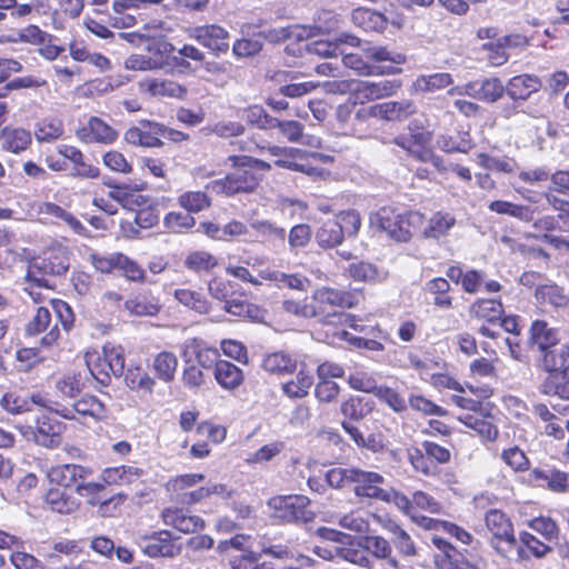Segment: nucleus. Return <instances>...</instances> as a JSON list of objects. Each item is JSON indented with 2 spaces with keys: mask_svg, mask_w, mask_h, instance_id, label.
I'll return each instance as SVG.
<instances>
[{
  "mask_svg": "<svg viewBox=\"0 0 569 569\" xmlns=\"http://www.w3.org/2000/svg\"><path fill=\"white\" fill-rule=\"evenodd\" d=\"M184 353L192 351L196 355L197 363L204 369H209L212 366L216 367L217 362H219L218 350L202 346L201 341L196 338L187 340L184 342Z\"/></svg>",
  "mask_w": 569,
  "mask_h": 569,
  "instance_id": "37",
  "label": "nucleus"
},
{
  "mask_svg": "<svg viewBox=\"0 0 569 569\" xmlns=\"http://www.w3.org/2000/svg\"><path fill=\"white\" fill-rule=\"evenodd\" d=\"M459 421L475 430L482 439L493 441L498 436L497 427L490 419L477 413H465L458 417Z\"/></svg>",
  "mask_w": 569,
  "mask_h": 569,
  "instance_id": "34",
  "label": "nucleus"
},
{
  "mask_svg": "<svg viewBox=\"0 0 569 569\" xmlns=\"http://www.w3.org/2000/svg\"><path fill=\"white\" fill-rule=\"evenodd\" d=\"M69 251L66 247L56 246L44 252L43 257L33 259V268L42 269L44 273L60 276L69 268Z\"/></svg>",
  "mask_w": 569,
  "mask_h": 569,
  "instance_id": "16",
  "label": "nucleus"
},
{
  "mask_svg": "<svg viewBox=\"0 0 569 569\" xmlns=\"http://www.w3.org/2000/svg\"><path fill=\"white\" fill-rule=\"evenodd\" d=\"M77 137L86 143H113L118 138V132L98 117H91L87 127L77 131Z\"/></svg>",
  "mask_w": 569,
  "mask_h": 569,
  "instance_id": "15",
  "label": "nucleus"
},
{
  "mask_svg": "<svg viewBox=\"0 0 569 569\" xmlns=\"http://www.w3.org/2000/svg\"><path fill=\"white\" fill-rule=\"evenodd\" d=\"M262 279L273 281L279 288H289L306 291L309 280L306 277L295 273H283L280 271H261Z\"/></svg>",
  "mask_w": 569,
  "mask_h": 569,
  "instance_id": "36",
  "label": "nucleus"
},
{
  "mask_svg": "<svg viewBox=\"0 0 569 569\" xmlns=\"http://www.w3.org/2000/svg\"><path fill=\"white\" fill-rule=\"evenodd\" d=\"M178 204L186 211L198 213L210 207L211 201L207 193L202 191H187L181 193L178 199Z\"/></svg>",
  "mask_w": 569,
  "mask_h": 569,
  "instance_id": "51",
  "label": "nucleus"
},
{
  "mask_svg": "<svg viewBox=\"0 0 569 569\" xmlns=\"http://www.w3.org/2000/svg\"><path fill=\"white\" fill-rule=\"evenodd\" d=\"M310 500L302 495L276 496L269 499L268 506L273 517L284 522H309L315 513L309 509Z\"/></svg>",
  "mask_w": 569,
  "mask_h": 569,
  "instance_id": "6",
  "label": "nucleus"
},
{
  "mask_svg": "<svg viewBox=\"0 0 569 569\" xmlns=\"http://www.w3.org/2000/svg\"><path fill=\"white\" fill-rule=\"evenodd\" d=\"M63 122L57 118H46L37 123L34 137L38 142H53L63 136Z\"/></svg>",
  "mask_w": 569,
  "mask_h": 569,
  "instance_id": "42",
  "label": "nucleus"
},
{
  "mask_svg": "<svg viewBox=\"0 0 569 569\" xmlns=\"http://www.w3.org/2000/svg\"><path fill=\"white\" fill-rule=\"evenodd\" d=\"M184 267L196 273L209 272L218 266V259L208 251L198 250L187 254Z\"/></svg>",
  "mask_w": 569,
  "mask_h": 569,
  "instance_id": "44",
  "label": "nucleus"
},
{
  "mask_svg": "<svg viewBox=\"0 0 569 569\" xmlns=\"http://www.w3.org/2000/svg\"><path fill=\"white\" fill-rule=\"evenodd\" d=\"M543 197L547 203L559 212L557 220H560L563 224V230L569 232V200L559 198L552 192H545Z\"/></svg>",
  "mask_w": 569,
  "mask_h": 569,
  "instance_id": "64",
  "label": "nucleus"
},
{
  "mask_svg": "<svg viewBox=\"0 0 569 569\" xmlns=\"http://www.w3.org/2000/svg\"><path fill=\"white\" fill-rule=\"evenodd\" d=\"M109 366H112L113 376L120 377L124 370V350L121 346L106 343L101 350Z\"/></svg>",
  "mask_w": 569,
  "mask_h": 569,
  "instance_id": "60",
  "label": "nucleus"
},
{
  "mask_svg": "<svg viewBox=\"0 0 569 569\" xmlns=\"http://www.w3.org/2000/svg\"><path fill=\"white\" fill-rule=\"evenodd\" d=\"M375 396L397 413L406 411L408 407L406 399L398 391L386 385H379Z\"/></svg>",
  "mask_w": 569,
  "mask_h": 569,
  "instance_id": "54",
  "label": "nucleus"
},
{
  "mask_svg": "<svg viewBox=\"0 0 569 569\" xmlns=\"http://www.w3.org/2000/svg\"><path fill=\"white\" fill-rule=\"evenodd\" d=\"M126 385L134 391L152 393L156 386L154 379L140 367L129 368L124 375Z\"/></svg>",
  "mask_w": 569,
  "mask_h": 569,
  "instance_id": "45",
  "label": "nucleus"
},
{
  "mask_svg": "<svg viewBox=\"0 0 569 569\" xmlns=\"http://www.w3.org/2000/svg\"><path fill=\"white\" fill-rule=\"evenodd\" d=\"M51 312L46 307H39L34 313V316L30 319L26 327V333L28 336H38L48 328L49 331L41 339V345L50 347L54 345L60 338V330L58 325L54 323L51 326Z\"/></svg>",
  "mask_w": 569,
  "mask_h": 569,
  "instance_id": "11",
  "label": "nucleus"
},
{
  "mask_svg": "<svg viewBox=\"0 0 569 569\" xmlns=\"http://www.w3.org/2000/svg\"><path fill=\"white\" fill-rule=\"evenodd\" d=\"M351 17L355 24L367 31L381 32L387 27L386 17L375 10L358 8L353 10Z\"/></svg>",
  "mask_w": 569,
  "mask_h": 569,
  "instance_id": "33",
  "label": "nucleus"
},
{
  "mask_svg": "<svg viewBox=\"0 0 569 569\" xmlns=\"http://www.w3.org/2000/svg\"><path fill=\"white\" fill-rule=\"evenodd\" d=\"M160 308L156 299L146 296H136L124 302V310L128 311L130 316L136 317L156 316L160 311Z\"/></svg>",
  "mask_w": 569,
  "mask_h": 569,
  "instance_id": "39",
  "label": "nucleus"
},
{
  "mask_svg": "<svg viewBox=\"0 0 569 569\" xmlns=\"http://www.w3.org/2000/svg\"><path fill=\"white\" fill-rule=\"evenodd\" d=\"M214 378L222 388L233 390L242 383L243 373L236 365L221 360L216 365Z\"/></svg>",
  "mask_w": 569,
  "mask_h": 569,
  "instance_id": "31",
  "label": "nucleus"
},
{
  "mask_svg": "<svg viewBox=\"0 0 569 569\" xmlns=\"http://www.w3.org/2000/svg\"><path fill=\"white\" fill-rule=\"evenodd\" d=\"M491 546L499 555L510 560L522 561L529 559L525 548L517 543L513 531L506 537L492 538Z\"/></svg>",
  "mask_w": 569,
  "mask_h": 569,
  "instance_id": "32",
  "label": "nucleus"
},
{
  "mask_svg": "<svg viewBox=\"0 0 569 569\" xmlns=\"http://www.w3.org/2000/svg\"><path fill=\"white\" fill-rule=\"evenodd\" d=\"M337 91L343 93L349 91L352 98V104L366 103L368 101L382 99L392 96L400 88V83L395 80L380 81H342L336 83Z\"/></svg>",
  "mask_w": 569,
  "mask_h": 569,
  "instance_id": "5",
  "label": "nucleus"
},
{
  "mask_svg": "<svg viewBox=\"0 0 569 569\" xmlns=\"http://www.w3.org/2000/svg\"><path fill=\"white\" fill-rule=\"evenodd\" d=\"M542 87V82L539 77L535 74H519L512 77L505 87L506 92L513 101H526L535 92H538Z\"/></svg>",
  "mask_w": 569,
  "mask_h": 569,
  "instance_id": "17",
  "label": "nucleus"
},
{
  "mask_svg": "<svg viewBox=\"0 0 569 569\" xmlns=\"http://www.w3.org/2000/svg\"><path fill=\"white\" fill-rule=\"evenodd\" d=\"M437 146L447 153H467L472 148V142L468 132H459L457 137L449 134L438 137Z\"/></svg>",
  "mask_w": 569,
  "mask_h": 569,
  "instance_id": "49",
  "label": "nucleus"
},
{
  "mask_svg": "<svg viewBox=\"0 0 569 569\" xmlns=\"http://www.w3.org/2000/svg\"><path fill=\"white\" fill-rule=\"evenodd\" d=\"M104 489V485L98 482H84L82 480L79 485H77L76 492L88 499V503L96 506L100 505V507L107 506L111 500H102L100 498V492Z\"/></svg>",
  "mask_w": 569,
  "mask_h": 569,
  "instance_id": "61",
  "label": "nucleus"
},
{
  "mask_svg": "<svg viewBox=\"0 0 569 569\" xmlns=\"http://www.w3.org/2000/svg\"><path fill=\"white\" fill-rule=\"evenodd\" d=\"M452 82L453 80L450 73L439 72L418 77L413 86L417 91L435 92L449 87Z\"/></svg>",
  "mask_w": 569,
  "mask_h": 569,
  "instance_id": "48",
  "label": "nucleus"
},
{
  "mask_svg": "<svg viewBox=\"0 0 569 569\" xmlns=\"http://www.w3.org/2000/svg\"><path fill=\"white\" fill-rule=\"evenodd\" d=\"M476 162L487 171L501 172L506 174L513 173L517 168V162L513 159L507 157H493L485 152L476 154Z\"/></svg>",
  "mask_w": 569,
  "mask_h": 569,
  "instance_id": "40",
  "label": "nucleus"
},
{
  "mask_svg": "<svg viewBox=\"0 0 569 569\" xmlns=\"http://www.w3.org/2000/svg\"><path fill=\"white\" fill-rule=\"evenodd\" d=\"M371 410V401L361 397H351L343 401L340 407V411L346 418L356 421L363 419Z\"/></svg>",
  "mask_w": 569,
  "mask_h": 569,
  "instance_id": "53",
  "label": "nucleus"
},
{
  "mask_svg": "<svg viewBox=\"0 0 569 569\" xmlns=\"http://www.w3.org/2000/svg\"><path fill=\"white\" fill-rule=\"evenodd\" d=\"M470 312L489 322L499 321L503 315V307L499 300L479 299L470 308Z\"/></svg>",
  "mask_w": 569,
  "mask_h": 569,
  "instance_id": "43",
  "label": "nucleus"
},
{
  "mask_svg": "<svg viewBox=\"0 0 569 569\" xmlns=\"http://www.w3.org/2000/svg\"><path fill=\"white\" fill-rule=\"evenodd\" d=\"M373 226L398 242H407L412 230L420 227L423 216L417 211L399 212L392 207H382L370 217Z\"/></svg>",
  "mask_w": 569,
  "mask_h": 569,
  "instance_id": "3",
  "label": "nucleus"
},
{
  "mask_svg": "<svg viewBox=\"0 0 569 569\" xmlns=\"http://www.w3.org/2000/svg\"><path fill=\"white\" fill-rule=\"evenodd\" d=\"M31 141V132L20 127L7 126L2 129L0 134L1 149L14 154L27 150Z\"/></svg>",
  "mask_w": 569,
  "mask_h": 569,
  "instance_id": "19",
  "label": "nucleus"
},
{
  "mask_svg": "<svg viewBox=\"0 0 569 569\" xmlns=\"http://www.w3.org/2000/svg\"><path fill=\"white\" fill-rule=\"evenodd\" d=\"M246 121L260 130L274 129L276 118L270 116L262 107L251 106L244 110Z\"/></svg>",
  "mask_w": 569,
  "mask_h": 569,
  "instance_id": "56",
  "label": "nucleus"
},
{
  "mask_svg": "<svg viewBox=\"0 0 569 569\" xmlns=\"http://www.w3.org/2000/svg\"><path fill=\"white\" fill-rule=\"evenodd\" d=\"M140 90L152 97L184 99L187 88L170 79H146L139 83Z\"/></svg>",
  "mask_w": 569,
  "mask_h": 569,
  "instance_id": "18",
  "label": "nucleus"
},
{
  "mask_svg": "<svg viewBox=\"0 0 569 569\" xmlns=\"http://www.w3.org/2000/svg\"><path fill=\"white\" fill-rule=\"evenodd\" d=\"M124 140L132 146L156 148L162 146V141L148 131L132 127L124 133Z\"/></svg>",
  "mask_w": 569,
  "mask_h": 569,
  "instance_id": "59",
  "label": "nucleus"
},
{
  "mask_svg": "<svg viewBox=\"0 0 569 569\" xmlns=\"http://www.w3.org/2000/svg\"><path fill=\"white\" fill-rule=\"evenodd\" d=\"M91 475V470L74 463L59 465L50 468L48 479L57 488L70 490Z\"/></svg>",
  "mask_w": 569,
  "mask_h": 569,
  "instance_id": "10",
  "label": "nucleus"
},
{
  "mask_svg": "<svg viewBox=\"0 0 569 569\" xmlns=\"http://www.w3.org/2000/svg\"><path fill=\"white\" fill-rule=\"evenodd\" d=\"M501 460L515 471H526L529 468V459L517 446L502 450Z\"/></svg>",
  "mask_w": 569,
  "mask_h": 569,
  "instance_id": "62",
  "label": "nucleus"
},
{
  "mask_svg": "<svg viewBox=\"0 0 569 569\" xmlns=\"http://www.w3.org/2000/svg\"><path fill=\"white\" fill-rule=\"evenodd\" d=\"M312 385L313 376L307 368L306 363L301 362L296 377L282 383L281 389L283 393L289 398L299 399L306 397L309 393V389Z\"/></svg>",
  "mask_w": 569,
  "mask_h": 569,
  "instance_id": "25",
  "label": "nucleus"
},
{
  "mask_svg": "<svg viewBox=\"0 0 569 569\" xmlns=\"http://www.w3.org/2000/svg\"><path fill=\"white\" fill-rule=\"evenodd\" d=\"M385 477L375 471H367L360 468L353 469L352 485L357 497L380 500L386 498V489L382 488Z\"/></svg>",
  "mask_w": 569,
  "mask_h": 569,
  "instance_id": "9",
  "label": "nucleus"
},
{
  "mask_svg": "<svg viewBox=\"0 0 569 569\" xmlns=\"http://www.w3.org/2000/svg\"><path fill=\"white\" fill-rule=\"evenodd\" d=\"M535 298L538 303L549 305L555 309L566 308L569 306V293L556 283L538 286L535 290Z\"/></svg>",
  "mask_w": 569,
  "mask_h": 569,
  "instance_id": "26",
  "label": "nucleus"
},
{
  "mask_svg": "<svg viewBox=\"0 0 569 569\" xmlns=\"http://www.w3.org/2000/svg\"><path fill=\"white\" fill-rule=\"evenodd\" d=\"M542 366L548 376L541 392L569 400V343L556 345L542 355Z\"/></svg>",
  "mask_w": 569,
  "mask_h": 569,
  "instance_id": "1",
  "label": "nucleus"
},
{
  "mask_svg": "<svg viewBox=\"0 0 569 569\" xmlns=\"http://www.w3.org/2000/svg\"><path fill=\"white\" fill-rule=\"evenodd\" d=\"M0 406L11 415H21L31 411L33 406L47 408L49 401L40 393L27 397L18 391H8L1 397Z\"/></svg>",
  "mask_w": 569,
  "mask_h": 569,
  "instance_id": "13",
  "label": "nucleus"
},
{
  "mask_svg": "<svg viewBox=\"0 0 569 569\" xmlns=\"http://www.w3.org/2000/svg\"><path fill=\"white\" fill-rule=\"evenodd\" d=\"M261 367L271 375L286 376L297 370L298 361L283 351H276L262 358Z\"/></svg>",
  "mask_w": 569,
  "mask_h": 569,
  "instance_id": "21",
  "label": "nucleus"
},
{
  "mask_svg": "<svg viewBox=\"0 0 569 569\" xmlns=\"http://www.w3.org/2000/svg\"><path fill=\"white\" fill-rule=\"evenodd\" d=\"M343 240L342 229L335 219H329L316 232V241L321 248H333Z\"/></svg>",
  "mask_w": 569,
  "mask_h": 569,
  "instance_id": "38",
  "label": "nucleus"
},
{
  "mask_svg": "<svg viewBox=\"0 0 569 569\" xmlns=\"http://www.w3.org/2000/svg\"><path fill=\"white\" fill-rule=\"evenodd\" d=\"M415 111L416 107L410 100L388 101L372 106L369 109V116L386 120H400Z\"/></svg>",
  "mask_w": 569,
  "mask_h": 569,
  "instance_id": "20",
  "label": "nucleus"
},
{
  "mask_svg": "<svg viewBox=\"0 0 569 569\" xmlns=\"http://www.w3.org/2000/svg\"><path fill=\"white\" fill-rule=\"evenodd\" d=\"M142 475L143 471L134 466H119L104 469L101 478L107 485L128 486L138 481Z\"/></svg>",
  "mask_w": 569,
  "mask_h": 569,
  "instance_id": "27",
  "label": "nucleus"
},
{
  "mask_svg": "<svg viewBox=\"0 0 569 569\" xmlns=\"http://www.w3.org/2000/svg\"><path fill=\"white\" fill-rule=\"evenodd\" d=\"M486 526L492 533V538L506 537L513 531L512 523L506 515L497 509L489 510L486 513Z\"/></svg>",
  "mask_w": 569,
  "mask_h": 569,
  "instance_id": "52",
  "label": "nucleus"
},
{
  "mask_svg": "<svg viewBox=\"0 0 569 569\" xmlns=\"http://www.w3.org/2000/svg\"><path fill=\"white\" fill-rule=\"evenodd\" d=\"M387 529L392 533V542L400 553L407 557L416 555L415 543L407 531L395 522H389Z\"/></svg>",
  "mask_w": 569,
  "mask_h": 569,
  "instance_id": "55",
  "label": "nucleus"
},
{
  "mask_svg": "<svg viewBox=\"0 0 569 569\" xmlns=\"http://www.w3.org/2000/svg\"><path fill=\"white\" fill-rule=\"evenodd\" d=\"M108 197L126 209L133 210L134 206L147 203V198L129 189L127 186H114L108 193Z\"/></svg>",
  "mask_w": 569,
  "mask_h": 569,
  "instance_id": "47",
  "label": "nucleus"
},
{
  "mask_svg": "<svg viewBox=\"0 0 569 569\" xmlns=\"http://www.w3.org/2000/svg\"><path fill=\"white\" fill-rule=\"evenodd\" d=\"M456 224V219L452 214L447 212L435 213L428 226L423 230V237L428 239H439L448 233V231Z\"/></svg>",
  "mask_w": 569,
  "mask_h": 569,
  "instance_id": "41",
  "label": "nucleus"
},
{
  "mask_svg": "<svg viewBox=\"0 0 569 569\" xmlns=\"http://www.w3.org/2000/svg\"><path fill=\"white\" fill-rule=\"evenodd\" d=\"M138 543L142 552L150 558H174L180 551L181 547L173 542L170 531L160 530L151 535H143L138 538Z\"/></svg>",
  "mask_w": 569,
  "mask_h": 569,
  "instance_id": "8",
  "label": "nucleus"
},
{
  "mask_svg": "<svg viewBox=\"0 0 569 569\" xmlns=\"http://www.w3.org/2000/svg\"><path fill=\"white\" fill-rule=\"evenodd\" d=\"M189 34L213 52H226L229 48L228 43L224 41L229 37V33L220 26L208 24L194 27L190 30Z\"/></svg>",
  "mask_w": 569,
  "mask_h": 569,
  "instance_id": "12",
  "label": "nucleus"
},
{
  "mask_svg": "<svg viewBox=\"0 0 569 569\" xmlns=\"http://www.w3.org/2000/svg\"><path fill=\"white\" fill-rule=\"evenodd\" d=\"M84 361L91 376L101 385H108L113 376L112 366L107 362L101 351H87Z\"/></svg>",
  "mask_w": 569,
  "mask_h": 569,
  "instance_id": "29",
  "label": "nucleus"
},
{
  "mask_svg": "<svg viewBox=\"0 0 569 569\" xmlns=\"http://www.w3.org/2000/svg\"><path fill=\"white\" fill-rule=\"evenodd\" d=\"M151 368L159 380L169 383L174 380L178 358L171 351H161L154 356Z\"/></svg>",
  "mask_w": 569,
  "mask_h": 569,
  "instance_id": "28",
  "label": "nucleus"
},
{
  "mask_svg": "<svg viewBox=\"0 0 569 569\" xmlns=\"http://www.w3.org/2000/svg\"><path fill=\"white\" fill-rule=\"evenodd\" d=\"M380 501L392 502L399 510L410 516L411 519L417 521L420 526L428 529L431 528L433 520L431 518L416 516V513L412 512V499L410 500L406 495L395 489H386V498H381Z\"/></svg>",
  "mask_w": 569,
  "mask_h": 569,
  "instance_id": "35",
  "label": "nucleus"
},
{
  "mask_svg": "<svg viewBox=\"0 0 569 569\" xmlns=\"http://www.w3.org/2000/svg\"><path fill=\"white\" fill-rule=\"evenodd\" d=\"M173 296L179 303L198 313L203 315L210 310V302L199 292L189 289H177Z\"/></svg>",
  "mask_w": 569,
  "mask_h": 569,
  "instance_id": "50",
  "label": "nucleus"
},
{
  "mask_svg": "<svg viewBox=\"0 0 569 569\" xmlns=\"http://www.w3.org/2000/svg\"><path fill=\"white\" fill-rule=\"evenodd\" d=\"M312 299L316 302L317 317L325 325L348 323L353 329H359L350 315L336 310L352 308L356 305V297L352 293L322 287L313 292Z\"/></svg>",
  "mask_w": 569,
  "mask_h": 569,
  "instance_id": "2",
  "label": "nucleus"
},
{
  "mask_svg": "<svg viewBox=\"0 0 569 569\" xmlns=\"http://www.w3.org/2000/svg\"><path fill=\"white\" fill-rule=\"evenodd\" d=\"M44 500L51 510L62 515L72 513L80 506L79 500L69 490L57 487L48 490Z\"/></svg>",
  "mask_w": 569,
  "mask_h": 569,
  "instance_id": "24",
  "label": "nucleus"
},
{
  "mask_svg": "<svg viewBox=\"0 0 569 569\" xmlns=\"http://www.w3.org/2000/svg\"><path fill=\"white\" fill-rule=\"evenodd\" d=\"M353 106L355 104L352 103L338 106L336 110V121L338 129L342 134L362 138L367 133V131L362 128V123L368 118L369 111L358 110L353 117L352 123L348 124L349 120H351Z\"/></svg>",
  "mask_w": 569,
  "mask_h": 569,
  "instance_id": "14",
  "label": "nucleus"
},
{
  "mask_svg": "<svg viewBox=\"0 0 569 569\" xmlns=\"http://www.w3.org/2000/svg\"><path fill=\"white\" fill-rule=\"evenodd\" d=\"M488 209L497 214L509 216L522 222L532 221L535 214V210L531 207L506 200L491 201L488 204Z\"/></svg>",
  "mask_w": 569,
  "mask_h": 569,
  "instance_id": "30",
  "label": "nucleus"
},
{
  "mask_svg": "<svg viewBox=\"0 0 569 569\" xmlns=\"http://www.w3.org/2000/svg\"><path fill=\"white\" fill-rule=\"evenodd\" d=\"M335 220L341 227L343 237H355L361 227V217L355 210L340 212Z\"/></svg>",
  "mask_w": 569,
  "mask_h": 569,
  "instance_id": "63",
  "label": "nucleus"
},
{
  "mask_svg": "<svg viewBox=\"0 0 569 569\" xmlns=\"http://www.w3.org/2000/svg\"><path fill=\"white\" fill-rule=\"evenodd\" d=\"M229 160L236 169L224 179L213 181V190L227 196L253 191L259 182L254 172L249 169V157H230Z\"/></svg>",
  "mask_w": 569,
  "mask_h": 569,
  "instance_id": "4",
  "label": "nucleus"
},
{
  "mask_svg": "<svg viewBox=\"0 0 569 569\" xmlns=\"http://www.w3.org/2000/svg\"><path fill=\"white\" fill-rule=\"evenodd\" d=\"M59 412V410H57ZM82 416H91L96 419H102L106 417L104 405L93 396H84L77 400L71 408H63L60 413L67 419L74 418V413Z\"/></svg>",
  "mask_w": 569,
  "mask_h": 569,
  "instance_id": "22",
  "label": "nucleus"
},
{
  "mask_svg": "<svg viewBox=\"0 0 569 569\" xmlns=\"http://www.w3.org/2000/svg\"><path fill=\"white\" fill-rule=\"evenodd\" d=\"M479 100L492 103L499 100L506 89L498 78H488L480 81Z\"/></svg>",
  "mask_w": 569,
  "mask_h": 569,
  "instance_id": "58",
  "label": "nucleus"
},
{
  "mask_svg": "<svg viewBox=\"0 0 569 569\" xmlns=\"http://www.w3.org/2000/svg\"><path fill=\"white\" fill-rule=\"evenodd\" d=\"M163 223L168 230L174 233L183 232L196 224L194 218L187 212L171 211L166 214Z\"/></svg>",
  "mask_w": 569,
  "mask_h": 569,
  "instance_id": "57",
  "label": "nucleus"
},
{
  "mask_svg": "<svg viewBox=\"0 0 569 569\" xmlns=\"http://www.w3.org/2000/svg\"><path fill=\"white\" fill-rule=\"evenodd\" d=\"M426 290L433 296V305L440 309H450L452 298L448 296L450 283L445 278H435L427 282Z\"/></svg>",
  "mask_w": 569,
  "mask_h": 569,
  "instance_id": "46",
  "label": "nucleus"
},
{
  "mask_svg": "<svg viewBox=\"0 0 569 569\" xmlns=\"http://www.w3.org/2000/svg\"><path fill=\"white\" fill-rule=\"evenodd\" d=\"M530 341L543 355L547 350L558 345V330L550 327L545 320H536L530 327Z\"/></svg>",
  "mask_w": 569,
  "mask_h": 569,
  "instance_id": "23",
  "label": "nucleus"
},
{
  "mask_svg": "<svg viewBox=\"0 0 569 569\" xmlns=\"http://www.w3.org/2000/svg\"><path fill=\"white\" fill-rule=\"evenodd\" d=\"M63 426L53 417L42 416L37 420V425L20 426L19 430L27 440H32L37 445L46 448L58 447L61 442Z\"/></svg>",
  "mask_w": 569,
  "mask_h": 569,
  "instance_id": "7",
  "label": "nucleus"
}]
</instances>
